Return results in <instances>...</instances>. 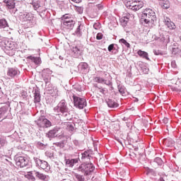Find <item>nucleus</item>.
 I'll use <instances>...</instances> for the list:
<instances>
[{"label": "nucleus", "mask_w": 181, "mask_h": 181, "mask_svg": "<svg viewBox=\"0 0 181 181\" xmlns=\"http://www.w3.org/2000/svg\"><path fill=\"white\" fill-rule=\"evenodd\" d=\"M141 22L143 25H153L156 22V13L151 8L145 9L142 14Z\"/></svg>", "instance_id": "nucleus-1"}, {"label": "nucleus", "mask_w": 181, "mask_h": 181, "mask_svg": "<svg viewBox=\"0 0 181 181\" xmlns=\"http://www.w3.org/2000/svg\"><path fill=\"white\" fill-rule=\"evenodd\" d=\"M94 169H95V167H94L93 163H83L79 165L77 170L83 173L85 176H89V175H91L94 172Z\"/></svg>", "instance_id": "nucleus-2"}, {"label": "nucleus", "mask_w": 181, "mask_h": 181, "mask_svg": "<svg viewBox=\"0 0 181 181\" xmlns=\"http://www.w3.org/2000/svg\"><path fill=\"white\" fill-rule=\"evenodd\" d=\"M62 21H63V25L66 28L69 29V30H73L74 28V25H76V21L69 14H65L62 16Z\"/></svg>", "instance_id": "nucleus-3"}, {"label": "nucleus", "mask_w": 181, "mask_h": 181, "mask_svg": "<svg viewBox=\"0 0 181 181\" xmlns=\"http://www.w3.org/2000/svg\"><path fill=\"white\" fill-rule=\"evenodd\" d=\"M54 111L55 112H61L62 115H64V117H67V114L69 112V107H67V103H66V100H61L58 105L54 108Z\"/></svg>", "instance_id": "nucleus-4"}, {"label": "nucleus", "mask_w": 181, "mask_h": 181, "mask_svg": "<svg viewBox=\"0 0 181 181\" xmlns=\"http://www.w3.org/2000/svg\"><path fill=\"white\" fill-rule=\"evenodd\" d=\"M74 104L76 108L83 110L85 107H87V101L84 98H80L76 95H73Z\"/></svg>", "instance_id": "nucleus-5"}, {"label": "nucleus", "mask_w": 181, "mask_h": 181, "mask_svg": "<svg viewBox=\"0 0 181 181\" xmlns=\"http://www.w3.org/2000/svg\"><path fill=\"white\" fill-rule=\"evenodd\" d=\"M16 166L18 168H25L29 164V160L25 156H16L15 157Z\"/></svg>", "instance_id": "nucleus-6"}, {"label": "nucleus", "mask_w": 181, "mask_h": 181, "mask_svg": "<svg viewBox=\"0 0 181 181\" xmlns=\"http://www.w3.org/2000/svg\"><path fill=\"white\" fill-rule=\"evenodd\" d=\"M37 124L41 128H50L52 122L43 116H40L37 120Z\"/></svg>", "instance_id": "nucleus-7"}, {"label": "nucleus", "mask_w": 181, "mask_h": 181, "mask_svg": "<svg viewBox=\"0 0 181 181\" xmlns=\"http://www.w3.org/2000/svg\"><path fill=\"white\" fill-rule=\"evenodd\" d=\"M34 161L35 165L37 166V168H38V169H47L49 166V163H47V161L40 160V158H37L36 157H34Z\"/></svg>", "instance_id": "nucleus-8"}, {"label": "nucleus", "mask_w": 181, "mask_h": 181, "mask_svg": "<svg viewBox=\"0 0 181 181\" xmlns=\"http://www.w3.org/2000/svg\"><path fill=\"white\" fill-rule=\"evenodd\" d=\"M47 94H50L52 97H57L59 95V89L57 87L54 86L52 84H49L48 86L46 88Z\"/></svg>", "instance_id": "nucleus-9"}, {"label": "nucleus", "mask_w": 181, "mask_h": 181, "mask_svg": "<svg viewBox=\"0 0 181 181\" xmlns=\"http://www.w3.org/2000/svg\"><path fill=\"white\" fill-rule=\"evenodd\" d=\"M91 158L90 151H84L81 153V160L83 163H90Z\"/></svg>", "instance_id": "nucleus-10"}, {"label": "nucleus", "mask_w": 181, "mask_h": 181, "mask_svg": "<svg viewBox=\"0 0 181 181\" xmlns=\"http://www.w3.org/2000/svg\"><path fill=\"white\" fill-rule=\"evenodd\" d=\"M61 130L62 129L60 127H55L53 129L49 130L47 133V136L48 138H56V136H57V134H59V132H60Z\"/></svg>", "instance_id": "nucleus-11"}, {"label": "nucleus", "mask_w": 181, "mask_h": 181, "mask_svg": "<svg viewBox=\"0 0 181 181\" xmlns=\"http://www.w3.org/2000/svg\"><path fill=\"white\" fill-rule=\"evenodd\" d=\"M8 107L4 106L0 108V119H6L8 118Z\"/></svg>", "instance_id": "nucleus-12"}, {"label": "nucleus", "mask_w": 181, "mask_h": 181, "mask_svg": "<svg viewBox=\"0 0 181 181\" xmlns=\"http://www.w3.org/2000/svg\"><path fill=\"white\" fill-rule=\"evenodd\" d=\"M76 163H78V158H71V159L65 158V165L68 168H73L74 166V165H76Z\"/></svg>", "instance_id": "nucleus-13"}, {"label": "nucleus", "mask_w": 181, "mask_h": 181, "mask_svg": "<svg viewBox=\"0 0 181 181\" xmlns=\"http://www.w3.org/2000/svg\"><path fill=\"white\" fill-rule=\"evenodd\" d=\"M19 74V70H18L16 68H8L7 71V76L8 77H16Z\"/></svg>", "instance_id": "nucleus-14"}, {"label": "nucleus", "mask_w": 181, "mask_h": 181, "mask_svg": "<svg viewBox=\"0 0 181 181\" xmlns=\"http://www.w3.org/2000/svg\"><path fill=\"white\" fill-rule=\"evenodd\" d=\"M87 69H88V64L86 62H81L78 66V71L81 73H87Z\"/></svg>", "instance_id": "nucleus-15"}, {"label": "nucleus", "mask_w": 181, "mask_h": 181, "mask_svg": "<svg viewBox=\"0 0 181 181\" xmlns=\"http://www.w3.org/2000/svg\"><path fill=\"white\" fill-rule=\"evenodd\" d=\"M72 52L74 57L78 58L83 54V50L77 47H72Z\"/></svg>", "instance_id": "nucleus-16"}, {"label": "nucleus", "mask_w": 181, "mask_h": 181, "mask_svg": "<svg viewBox=\"0 0 181 181\" xmlns=\"http://www.w3.org/2000/svg\"><path fill=\"white\" fill-rule=\"evenodd\" d=\"M142 8H144V1L141 0H135V8H134V11H139Z\"/></svg>", "instance_id": "nucleus-17"}, {"label": "nucleus", "mask_w": 181, "mask_h": 181, "mask_svg": "<svg viewBox=\"0 0 181 181\" xmlns=\"http://www.w3.org/2000/svg\"><path fill=\"white\" fill-rule=\"evenodd\" d=\"M4 2L6 4V6L8 8V9H13L15 8V1L4 0Z\"/></svg>", "instance_id": "nucleus-18"}, {"label": "nucleus", "mask_w": 181, "mask_h": 181, "mask_svg": "<svg viewBox=\"0 0 181 181\" xmlns=\"http://www.w3.org/2000/svg\"><path fill=\"white\" fill-rule=\"evenodd\" d=\"M9 25H8V21L5 18L0 19V29H8Z\"/></svg>", "instance_id": "nucleus-19"}, {"label": "nucleus", "mask_w": 181, "mask_h": 181, "mask_svg": "<svg viewBox=\"0 0 181 181\" xmlns=\"http://www.w3.org/2000/svg\"><path fill=\"white\" fill-rule=\"evenodd\" d=\"M137 54H139V56H140V57H143V59H146V60H151L149 59V57H148V52H146L145 51H142V50L139 49L137 52Z\"/></svg>", "instance_id": "nucleus-20"}, {"label": "nucleus", "mask_w": 181, "mask_h": 181, "mask_svg": "<svg viewBox=\"0 0 181 181\" xmlns=\"http://www.w3.org/2000/svg\"><path fill=\"white\" fill-rule=\"evenodd\" d=\"M95 83H104V84H106V86H110L111 84V82L105 81L104 78L101 77H96L95 78Z\"/></svg>", "instance_id": "nucleus-21"}, {"label": "nucleus", "mask_w": 181, "mask_h": 181, "mask_svg": "<svg viewBox=\"0 0 181 181\" xmlns=\"http://www.w3.org/2000/svg\"><path fill=\"white\" fill-rule=\"evenodd\" d=\"M106 103L107 104V106L110 108H117V107H118V104L112 100L108 99Z\"/></svg>", "instance_id": "nucleus-22"}, {"label": "nucleus", "mask_w": 181, "mask_h": 181, "mask_svg": "<svg viewBox=\"0 0 181 181\" xmlns=\"http://www.w3.org/2000/svg\"><path fill=\"white\" fill-rule=\"evenodd\" d=\"M175 141H173V140L170 138H168V139H165L163 141V144L165 146H172V145H173Z\"/></svg>", "instance_id": "nucleus-23"}, {"label": "nucleus", "mask_w": 181, "mask_h": 181, "mask_svg": "<svg viewBox=\"0 0 181 181\" xmlns=\"http://www.w3.org/2000/svg\"><path fill=\"white\" fill-rule=\"evenodd\" d=\"M73 176H74V177H75V179H76L77 181H85L86 180V179L84 178V176H83L77 173L73 172Z\"/></svg>", "instance_id": "nucleus-24"}, {"label": "nucleus", "mask_w": 181, "mask_h": 181, "mask_svg": "<svg viewBox=\"0 0 181 181\" xmlns=\"http://www.w3.org/2000/svg\"><path fill=\"white\" fill-rule=\"evenodd\" d=\"M34 175L36 176V177L40 179V180H46V175H44L43 173H40L37 171H34Z\"/></svg>", "instance_id": "nucleus-25"}, {"label": "nucleus", "mask_w": 181, "mask_h": 181, "mask_svg": "<svg viewBox=\"0 0 181 181\" xmlns=\"http://www.w3.org/2000/svg\"><path fill=\"white\" fill-rule=\"evenodd\" d=\"M34 100L35 103H40V93L37 90H35Z\"/></svg>", "instance_id": "nucleus-26"}, {"label": "nucleus", "mask_w": 181, "mask_h": 181, "mask_svg": "<svg viewBox=\"0 0 181 181\" xmlns=\"http://www.w3.org/2000/svg\"><path fill=\"white\" fill-rule=\"evenodd\" d=\"M162 8H163V9H169V8H170V1H169V0L163 1Z\"/></svg>", "instance_id": "nucleus-27"}, {"label": "nucleus", "mask_w": 181, "mask_h": 181, "mask_svg": "<svg viewBox=\"0 0 181 181\" xmlns=\"http://www.w3.org/2000/svg\"><path fill=\"white\" fill-rule=\"evenodd\" d=\"M126 6L127 8H129V9L134 11V8H135V0L134 1H127L126 4Z\"/></svg>", "instance_id": "nucleus-28"}, {"label": "nucleus", "mask_w": 181, "mask_h": 181, "mask_svg": "<svg viewBox=\"0 0 181 181\" xmlns=\"http://www.w3.org/2000/svg\"><path fill=\"white\" fill-rule=\"evenodd\" d=\"M24 19L25 21H32L33 19V15L30 13H24Z\"/></svg>", "instance_id": "nucleus-29"}, {"label": "nucleus", "mask_w": 181, "mask_h": 181, "mask_svg": "<svg viewBox=\"0 0 181 181\" xmlns=\"http://www.w3.org/2000/svg\"><path fill=\"white\" fill-rule=\"evenodd\" d=\"M28 59L32 60L35 64H39V63H40V59L37 57L30 56L28 57Z\"/></svg>", "instance_id": "nucleus-30"}, {"label": "nucleus", "mask_w": 181, "mask_h": 181, "mask_svg": "<svg viewBox=\"0 0 181 181\" xmlns=\"http://www.w3.org/2000/svg\"><path fill=\"white\" fill-rule=\"evenodd\" d=\"M117 88H118L120 94H122V95H124V94H125V87L124 86H123L122 85H119L117 86Z\"/></svg>", "instance_id": "nucleus-31"}, {"label": "nucleus", "mask_w": 181, "mask_h": 181, "mask_svg": "<svg viewBox=\"0 0 181 181\" xmlns=\"http://www.w3.org/2000/svg\"><path fill=\"white\" fill-rule=\"evenodd\" d=\"M4 145H6V139L2 136H0V148H2Z\"/></svg>", "instance_id": "nucleus-32"}, {"label": "nucleus", "mask_w": 181, "mask_h": 181, "mask_svg": "<svg viewBox=\"0 0 181 181\" xmlns=\"http://www.w3.org/2000/svg\"><path fill=\"white\" fill-rule=\"evenodd\" d=\"M75 35H76V36H81V35H83V33L81 32V25H79L77 28L76 30L75 31Z\"/></svg>", "instance_id": "nucleus-33"}, {"label": "nucleus", "mask_w": 181, "mask_h": 181, "mask_svg": "<svg viewBox=\"0 0 181 181\" xmlns=\"http://www.w3.org/2000/svg\"><path fill=\"white\" fill-rule=\"evenodd\" d=\"M119 42V43H122L123 45H124L126 47H131V45H129V43H128V42H127V40H125L124 38L120 39Z\"/></svg>", "instance_id": "nucleus-34"}, {"label": "nucleus", "mask_w": 181, "mask_h": 181, "mask_svg": "<svg viewBox=\"0 0 181 181\" xmlns=\"http://www.w3.org/2000/svg\"><path fill=\"white\" fill-rule=\"evenodd\" d=\"M32 5L35 11H37V9L40 8V4H39L38 2H33Z\"/></svg>", "instance_id": "nucleus-35"}, {"label": "nucleus", "mask_w": 181, "mask_h": 181, "mask_svg": "<svg viewBox=\"0 0 181 181\" xmlns=\"http://www.w3.org/2000/svg\"><path fill=\"white\" fill-rule=\"evenodd\" d=\"M166 25L169 28V29H175V23L167 21Z\"/></svg>", "instance_id": "nucleus-36"}, {"label": "nucleus", "mask_w": 181, "mask_h": 181, "mask_svg": "<svg viewBox=\"0 0 181 181\" xmlns=\"http://www.w3.org/2000/svg\"><path fill=\"white\" fill-rule=\"evenodd\" d=\"M154 162L158 163V165H162L163 161L162 160V158H156L154 160Z\"/></svg>", "instance_id": "nucleus-37"}, {"label": "nucleus", "mask_w": 181, "mask_h": 181, "mask_svg": "<svg viewBox=\"0 0 181 181\" xmlns=\"http://www.w3.org/2000/svg\"><path fill=\"white\" fill-rule=\"evenodd\" d=\"M93 28L94 29H95L96 30H98V29H100V28H101V24H100V23H95L93 24Z\"/></svg>", "instance_id": "nucleus-38"}, {"label": "nucleus", "mask_w": 181, "mask_h": 181, "mask_svg": "<svg viewBox=\"0 0 181 181\" xmlns=\"http://www.w3.org/2000/svg\"><path fill=\"white\" fill-rule=\"evenodd\" d=\"M97 40H101L103 39V33H98L96 35Z\"/></svg>", "instance_id": "nucleus-39"}, {"label": "nucleus", "mask_w": 181, "mask_h": 181, "mask_svg": "<svg viewBox=\"0 0 181 181\" xmlns=\"http://www.w3.org/2000/svg\"><path fill=\"white\" fill-rule=\"evenodd\" d=\"M108 52H111L115 49V47H114V44H111L108 46Z\"/></svg>", "instance_id": "nucleus-40"}, {"label": "nucleus", "mask_w": 181, "mask_h": 181, "mask_svg": "<svg viewBox=\"0 0 181 181\" xmlns=\"http://www.w3.org/2000/svg\"><path fill=\"white\" fill-rule=\"evenodd\" d=\"M153 53H154V54H156V56H159V54H162V52H160V51H159V50H154L153 51Z\"/></svg>", "instance_id": "nucleus-41"}, {"label": "nucleus", "mask_w": 181, "mask_h": 181, "mask_svg": "<svg viewBox=\"0 0 181 181\" xmlns=\"http://www.w3.org/2000/svg\"><path fill=\"white\" fill-rule=\"evenodd\" d=\"M100 93H102V94H105V92L107 91L105 88H99Z\"/></svg>", "instance_id": "nucleus-42"}, {"label": "nucleus", "mask_w": 181, "mask_h": 181, "mask_svg": "<svg viewBox=\"0 0 181 181\" xmlns=\"http://www.w3.org/2000/svg\"><path fill=\"white\" fill-rule=\"evenodd\" d=\"M163 124H168V122H169V119H168V117H165L163 119Z\"/></svg>", "instance_id": "nucleus-43"}, {"label": "nucleus", "mask_w": 181, "mask_h": 181, "mask_svg": "<svg viewBox=\"0 0 181 181\" xmlns=\"http://www.w3.org/2000/svg\"><path fill=\"white\" fill-rule=\"evenodd\" d=\"M6 47H8L9 49H13L12 48V46H11V43L9 44V42H7V44H6Z\"/></svg>", "instance_id": "nucleus-44"}, {"label": "nucleus", "mask_w": 181, "mask_h": 181, "mask_svg": "<svg viewBox=\"0 0 181 181\" xmlns=\"http://www.w3.org/2000/svg\"><path fill=\"white\" fill-rule=\"evenodd\" d=\"M73 2H75L76 4H80L81 2V0H71Z\"/></svg>", "instance_id": "nucleus-45"}, {"label": "nucleus", "mask_w": 181, "mask_h": 181, "mask_svg": "<svg viewBox=\"0 0 181 181\" xmlns=\"http://www.w3.org/2000/svg\"><path fill=\"white\" fill-rule=\"evenodd\" d=\"M97 8H98V9H103V5H101V4H98V5H97Z\"/></svg>", "instance_id": "nucleus-46"}, {"label": "nucleus", "mask_w": 181, "mask_h": 181, "mask_svg": "<svg viewBox=\"0 0 181 181\" xmlns=\"http://www.w3.org/2000/svg\"><path fill=\"white\" fill-rule=\"evenodd\" d=\"M122 22L124 23V25H127V23H128V21L125 19H122Z\"/></svg>", "instance_id": "nucleus-47"}, {"label": "nucleus", "mask_w": 181, "mask_h": 181, "mask_svg": "<svg viewBox=\"0 0 181 181\" xmlns=\"http://www.w3.org/2000/svg\"><path fill=\"white\" fill-rule=\"evenodd\" d=\"M159 181H165V179H163V177H160Z\"/></svg>", "instance_id": "nucleus-48"}, {"label": "nucleus", "mask_w": 181, "mask_h": 181, "mask_svg": "<svg viewBox=\"0 0 181 181\" xmlns=\"http://www.w3.org/2000/svg\"><path fill=\"white\" fill-rule=\"evenodd\" d=\"M148 71H149V69H145V73H148Z\"/></svg>", "instance_id": "nucleus-49"}, {"label": "nucleus", "mask_w": 181, "mask_h": 181, "mask_svg": "<svg viewBox=\"0 0 181 181\" xmlns=\"http://www.w3.org/2000/svg\"><path fill=\"white\" fill-rule=\"evenodd\" d=\"M138 101H139L138 98H136V99L134 100V102H135V103H138Z\"/></svg>", "instance_id": "nucleus-50"}, {"label": "nucleus", "mask_w": 181, "mask_h": 181, "mask_svg": "<svg viewBox=\"0 0 181 181\" xmlns=\"http://www.w3.org/2000/svg\"><path fill=\"white\" fill-rule=\"evenodd\" d=\"M118 142H119L121 145H122V141H121V140H118Z\"/></svg>", "instance_id": "nucleus-51"}, {"label": "nucleus", "mask_w": 181, "mask_h": 181, "mask_svg": "<svg viewBox=\"0 0 181 181\" xmlns=\"http://www.w3.org/2000/svg\"><path fill=\"white\" fill-rule=\"evenodd\" d=\"M59 59H60V60H63V57L59 56Z\"/></svg>", "instance_id": "nucleus-52"}, {"label": "nucleus", "mask_w": 181, "mask_h": 181, "mask_svg": "<svg viewBox=\"0 0 181 181\" xmlns=\"http://www.w3.org/2000/svg\"><path fill=\"white\" fill-rule=\"evenodd\" d=\"M127 118H126V117L123 118V121H127Z\"/></svg>", "instance_id": "nucleus-53"}, {"label": "nucleus", "mask_w": 181, "mask_h": 181, "mask_svg": "<svg viewBox=\"0 0 181 181\" xmlns=\"http://www.w3.org/2000/svg\"><path fill=\"white\" fill-rule=\"evenodd\" d=\"M45 83H47V79H45Z\"/></svg>", "instance_id": "nucleus-54"}, {"label": "nucleus", "mask_w": 181, "mask_h": 181, "mask_svg": "<svg viewBox=\"0 0 181 181\" xmlns=\"http://www.w3.org/2000/svg\"><path fill=\"white\" fill-rule=\"evenodd\" d=\"M89 1H90V2H93V1H94L95 0H89Z\"/></svg>", "instance_id": "nucleus-55"}, {"label": "nucleus", "mask_w": 181, "mask_h": 181, "mask_svg": "<svg viewBox=\"0 0 181 181\" xmlns=\"http://www.w3.org/2000/svg\"><path fill=\"white\" fill-rule=\"evenodd\" d=\"M1 88H0V94H1Z\"/></svg>", "instance_id": "nucleus-56"}]
</instances>
